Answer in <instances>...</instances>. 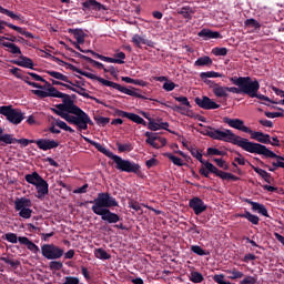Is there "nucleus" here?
Masks as SVG:
<instances>
[{
	"instance_id": "nucleus-1",
	"label": "nucleus",
	"mask_w": 284,
	"mask_h": 284,
	"mask_svg": "<svg viewBox=\"0 0 284 284\" xmlns=\"http://www.w3.org/2000/svg\"><path fill=\"white\" fill-rule=\"evenodd\" d=\"M41 83H44V85H42V90H32V94H36V97H39L40 99H48V97L62 99V103L55 104V109H51L53 114H57L67 121V123H70V125H77L79 132H82V130H88V125H94V122H92L90 115L74 104V100L70 99V94L59 91L50 82H48V80L41 81Z\"/></svg>"
},
{
	"instance_id": "nucleus-2",
	"label": "nucleus",
	"mask_w": 284,
	"mask_h": 284,
	"mask_svg": "<svg viewBox=\"0 0 284 284\" xmlns=\"http://www.w3.org/2000/svg\"><path fill=\"white\" fill-rule=\"evenodd\" d=\"M89 203L93 204L91 207L93 214L101 216L102 221H106L110 224L121 221L119 214L110 211V207H119V202L109 192L98 193L97 199L89 201Z\"/></svg>"
},
{
	"instance_id": "nucleus-3",
	"label": "nucleus",
	"mask_w": 284,
	"mask_h": 284,
	"mask_svg": "<svg viewBox=\"0 0 284 284\" xmlns=\"http://www.w3.org/2000/svg\"><path fill=\"white\" fill-rule=\"evenodd\" d=\"M54 60L60 65H67V70L77 72L78 74H81V77H87V79H91L92 81H99V83H102V85H105L106 88H113V90H118L119 92H122V94H128V97H135V99H146L143 94L139 93L141 91L139 89H135L133 87H130L131 89H128L116 82H112L110 80H105L101 77H98L94 73L83 71V70L74 67V64L68 63L59 58H54Z\"/></svg>"
},
{
	"instance_id": "nucleus-4",
	"label": "nucleus",
	"mask_w": 284,
	"mask_h": 284,
	"mask_svg": "<svg viewBox=\"0 0 284 284\" xmlns=\"http://www.w3.org/2000/svg\"><path fill=\"white\" fill-rule=\"evenodd\" d=\"M214 141H224L225 143H232L233 145H237L242 148L245 152H250V154H258L263 144H258L256 142H252L245 138H241V135L234 134L232 130L224 129L221 131L220 129H215V134H213Z\"/></svg>"
},
{
	"instance_id": "nucleus-5",
	"label": "nucleus",
	"mask_w": 284,
	"mask_h": 284,
	"mask_svg": "<svg viewBox=\"0 0 284 284\" xmlns=\"http://www.w3.org/2000/svg\"><path fill=\"white\" fill-rule=\"evenodd\" d=\"M84 140L88 141L98 152H101V154H104V156H108V159H111L115 163V170H119L120 172H126L128 174H140L141 173V165L132 162L130 160H124L123 158L112 153V151L108 150L105 146H103L99 142L90 141V139L84 138Z\"/></svg>"
},
{
	"instance_id": "nucleus-6",
	"label": "nucleus",
	"mask_w": 284,
	"mask_h": 284,
	"mask_svg": "<svg viewBox=\"0 0 284 284\" xmlns=\"http://www.w3.org/2000/svg\"><path fill=\"white\" fill-rule=\"evenodd\" d=\"M231 83L236 87H226L227 92H232L233 94H250L251 89L250 85L252 83L251 77H232L230 78Z\"/></svg>"
},
{
	"instance_id": "nucleus-7",
	"label": "nucleus",
	"mask_w": 284,
	"mask_h": 284,
	"mask_svg": "<svg viewBox=\"0 0 284 284\" xmlns=\"http://www.w3.org/2000/svg\"><path fill=\"white\" fill-rule=\"evenodd\" d=\"M0 114L6 116L7 121L12 125H19L26 119V113L21 112V109L12 108V105L0 106Z\"/></svg>"
},
{
	"instance_id": "nucleus-8",
	"label": "nucleus",
	"mask_w": 284,
	"mask_h": 284,
	"mask_svg": "<svg viewBox=\"0 0 284 284\" xmlns=\"http://www.w3.org/2000/svg\"><path fill=\"white\" fill-rule=\"evenodd\" d=\"M32 200L28 197H18L14 200V210L19 212L21 219H32Z\"/></svg>"
},
{
	"instance_id": "nucleus-9",
	"label": "nucleus",
	"mask_w": 284,
	"mask_h": 284,
	"mask_svg": "<svg viewBox=\"0 0 284 284\" xmlns=\"http://www.w3.org/2000/svg\"><path fill=\"white\" fill-rule=\"evenodd\" d=\"M42 256L48 261H57V258H61L65 252L63 248L54 245V244H44L41 246Z\"/></svg>"
},
{
	"instance_id": "nucleus-10",
	"label": "nucleus",
	"mask_w": 284,
	"mask_h": 284,
	"mask_svg": "<svg viewBox=\"0 0 284 284\" xmlns=\"http://www.w3.org/2000/svg\"><path fill=\"white\" fill-rule=\"evenodd\" d=\"M204 165L209 170V172H211V174H215V176H219V179H222V181H241V178L232 173L219 170V168L212 164V162H206L204 163Z\"/></svg>"
},
{
	"instance_id": "nucleus-11",
	"label": "nucleus",
	"mask_w": 284,
	"mask_h": 284,
	"mask_svg": "<svg viewBox=\"0 0 284 284\" xmlns=\"http://www.w3.org/2000/svg\"><path fill=\"white\" fill-rule=\"evenodd\" d=\"M144 136H146L145 143L151 145V148H154V150H160V148H165V145H168V140L156 135V133L146 131Z\"/></svg>"
},
{
	"instance_id": "nucleus-12",
	"label": "nucleus",
	"mask_w": 284,
	"mask_h": 284,
	"mask_svg": "<svg viewBox=\"0 0 284 284\" xmlns=\"http://www.w3.org/2000/svg\"><path fill=\"white\" fill-rule=\"evenodd\" d=\"M248 90L251 91H248L247 97H250L251 99H260V101H267V103H276L267 95L258 93V90H261V83H258V80H251Z\"/></svg>"
},
{
	"instance_id": "nucleus-13",
	"label": "nucleus",
	"mask_w": 284,
	"mask_h": 284,
	"mask_svg": "<svg viewBox=\"0 0 284 284\" xmlns=\"http://www.w3.org/2000/svg\"><path fill=\"white\" fill-rule=\"evenodd\" d=\"M223 123H226L230 128H234V130H240V132H245L246 134H250L252 132V129L245 125V121L241 119H232L229 116L223 118Z\"/></svg>"
},
{
	"instance_id": "nucleus-14",
	"label": "nucleus",
	"mask_w": 284,
	"mask_h": 284,
	"mask_svg": "<svg viewBox=\"0 0 284 284\" xmlns=\"http://www.w3.org/2000/svg\"><path fill=\"white\" fill-rule=\"evenodd\" d=\"M189 207L193 210L195 216H201L207 210V204L199 196H194L189 201Z\"/></svg>"
},
{
	"instance_id": "nucleus-15",
	"label": "nucleus",
	"mask_w": 284,
	"mask_h": 284,
	"mask_svg": "<svg viewBox=\"0 0 284 284\" xmlns=\"http://www.w3.org/2000/svg\"><path fill=\"white\" fill-rule=\"evenodd\" d=\"M115 116H121L122 119H129V121H133L138 125H143L144 128L148 126V122L143 120L139 114L125 112L123 110L115 109Z\"/></svg>"
},
{
	"instance_id": "nucleus-16",
	"label": "nucleus",
	"mask_w": 284,
	"mask_h": 284,
	"mask_svg": "<svg viewBox=\"0 0 284 284\" xmlns=\"http://www.w3.org/2000/svg\"><path fill=\"white\" fill-rule=\"evenodd\" d=\"M194 101L199 108H202V110H219V108H221V104H217L214 102V100L207 98L206 95L202 98L197 97L194 99Z\"/></svg>"
},
{
	"instance_id": "nucleus-17",
	"label": "nucleus",
	"mask_w": 284,
	"mask_h": 284,
	"mask_svg": "<svg viewBox=\"0 0 284 284\" xmlns=\"http://www.w3.org/2000/svg\"><path fill=\"white\" fill-rule=\"evenodd\" d=\"M82 10L84 12L88 10H91L92 12H103L108 10V7L97 0H87L82 2Z\"/></svg>"
},
{
	"instance_id": "nucleus-18",
	"label": "nucleus",
	"mask_w": 284,
	"mask_h": 284,
	"mask_svg": "<svg viewBox=\"0 0 284 284\" xmlns=\"http://www.w3.org/2000/svg\"><path fill=\"white\" fill-rule=\"evenodd\" d=\"M248 134H251V139H253V141H257L258 145H270V143H272V138L267 133L251 130Z\"/></svg>"
},
{
	"instance_id": "nucleus-19",
	"label": "nucleus",
	"mask_w": 284,
	"mask_h": 284,
	"mask_svg": "<svg viewBox=\"0 0 284 284\" xmlns=\"http://www.w3.org/2000/svg\"><path fill=\"white\" fill-rule=\"evenodd\" d=\"M36 145L39 148V150L48 152V150H54L59 148V141L50 139H38L36 140Z\"/></svg>"
},
{
	"instance_id": "nucleus-20",
	"label": "nucleus",
	"mask_w": 284,
	"mask_h": 284,
	"mask_svg": "<svg viewBox=\"0 0 284 284\" xmlns=\"http://www.w3.org/2000/svg\"><path fill=\"white\" fill-rule=\"evenodd\" d=\"M197 37L204 39V41H210V39H223V36L219 31H212L210 29H202Z\"/></svg>"
},
{
	"instance_id": "nucleus-21",
	"label": "nucleus",
	"mask_w": 284,
	"mask_h": 284,
	"mask_svg": "<svg viewBox=\"0 0 284 284\" xmlns=\"http://www.w3.org/2000/svg\"><path fill=\"white\" fill-rule=\"evenodd\" d=\"M222 77H223L222 73L215 72V71H207V72L200 73L201 81L206 83V85H210V83H213V84L216 83L215 81L207 80V79H222Z\"/></svg>"
},
{
	"instance_id": "nucleus-22",
	"label": "nucleus",
	"mask_w": 284,
	"mask_h": 284,
	"mask_svg": "<svg viewBox=\"0 0 284 284\" xmlns=\"http://www.w3.org/2000/svg\"><path fill=\"white\" fill-rule=\"evenodd\" d=\"M37 190V199H44L47 194H50V184L48 181L42 179V181L36 186Z\"/></svg>"
},
{
	"instance_id": "nucleus-23",
	"label": "nucleus",
	"mask_w": 284,
	"mask_h": 284,
	"mask_svg": "<svg viewBox=\"0 0 284 284\" xmlns=\"http://www.w3.org/2000/svg\"><path fill=\"white\" fill-rule=\"evenodd\" d=\"M257 154H260L261 156H264V159H278L281 161H284V156L274 153V151L270 150L265 145H262L260 148V151L257 152Z\"/></svg>"
},
{
	"instance_id": "nucleus-24",
	"label": "nucleus",
	"mask_w": 284,
	"mask_h": 284,
	"mask_svg": "<svg viewBox=\"0 0 284 284\" xmlns=\"http://www.w3.org/2000/svg\"><path fill=\"white\" fill-rule=\"evenodd\" d=\"M18 241L20 245H26L27 250H29L33 254H39L40 250L37 244L30 241V239H28L27 236H19Z\"/></svg>"
},
{
	"instance_id": "nucleus-25",
	"label": "nucleus",
	"mask_w": 284,
	"mask_h": 284,
	"mask_svg": "<svg viewBox=\"0 0 284 284\" xmlns=\"http://www.w3.org/2000/svg\"><path fill=\"white\" fill-rule=\"evenodd\" d=\"M131 41L136 48H141V43L143 45H148L149 48H154V42L152 40L145 39L138 33L133 34Z\"/></svg>"
},
{
	"instance_id": "nucleus-26",
	"label": "nucleus",
	"mask_w": 284,
	"mask_h": 284,
	"mask_svg": "<svg viewBox=\"0 0 284 284\" xmlns=\"http://www.w3.org/2000/svg\"><path fill=\"white\" fill-rule=\"evenodd\" d=\"M13 63L14 65H19L20 68H28L29 70H34V62L32 61V59L26 55H20V60H14Z\"/></svg>"
},
{
	"instance_id": "nucleus-27",
	"label": "nucleus",
	"mask_w": 284,
	"mask_h": 284,
	"mask_svg": "<svg viewBox=\"0 0 284 284\" xmlns=\"http://www.w3.org/2000/svg\"><path fill=\"white\" fill-rule=\"evenodd\" d=\"M246 203H248V205H252L253 212H257L258 214H262V216L270 217V214L267 213V209L265 207V205L258 202H253L252 200H246Z\"/></svg>"
},
{
	"instance_id": "nucleus-28",
	"label": "nucleus",
	"mask_w": 284,
	"mask_h": 284,
	"mask_svg": "<svg viewBox=\"0 0 284 284\" xmlns=\"http://www.w3.org/2000/svg\"><path fill=\"white\" fill-rule=\"evenodd\" d=\"M213 94L217 97V99H227V87H221L219 83H214Z\"/></svg>"
},
{
	"instance_id": "nucleus-29",
	"label": "nucleus",
	"mask_w": 284,
	"mask_h": 284,
	"mask_svg": "<svg viewBox=\"0 0 284 284\" xmlns=\"http://www.w3.org/2000/svg\"><path fill=\"white\" fill-rule=\"evenodd\" d=\"M69 34H73L77 43H85V32L83 29H68Z\"/></svg>"
},
{
	"instance_id": "nucleus-30",
	"label": "nucleus",
	"mask_w": 284,
	"mask_h": 284,
	"mask_svg": "<svg viewBox=\"0 0 284 284\" xmlns=\"http://www.w3.org/2000/svg\"><path fill=\"white\" fill-rule=\"evenodd\" d=\"M43 180L41 175L37 171L32 172L31 174H27L24 176V181L30 183V185H34V187Z\"/></svg>"
},
{
	"instance_id": "nucleus-31",
	"label": "nucleus",
	"mask_w": 284,
	"mask_h": 284,
	"mask_svg": "<svg viewBox=\"0 0 284 284\" xmlns=\"http://www.w3.org/2000/svg\"><path fill=\"white\" fill-rule=\"evenodd\" d=\"M239 219H246L253 225H258L261 219L257 215L251 214L250 211H245L244 213L237 214Z\"/></svg>"
},
{
	"instance_id": "nucleus-32",
	"label": "nucleus",
	"mask_w": 284,
	"mask_h": 284,
	"mask_svg": "<svg viewBox=\"0 0 284 284\" xmlns=\"http://www.w3.org/2000/svg\"><path fill=\"white\" fill-rule=\"evenodd\" d=\"M194 12H196V10L190 6L182 7L178 10V14H181L184 19H187V21H192V14H194Z\"/></svg>"
},
{
	"instance_id": "nucleus-33",
	"label": "nucleus",
	"mask_w": 284,
	"mask_h": 284,
	"mask_svg": "<svg viewBox=\"0 0 284 284\" xmlns=\"http://www.w3.org/2000/svg\"><path fill=\"white\" fill-rule=\"evenodd\" d=\"M189 152L191 153V155L196 159V161H200L202 163V165H204L205 168V163H210V162H205V160H203V151L199 150L196 146H192L187 148Z\"/></svg>"
},
{
	"instance_id": "nucleus-34",
	"label": "nucleus",
	"mask_w": 284,
	"mask_h": 284,
	"mask_svg": "<svg viewBox=\"0 0 284 284\" xmlns=\"http://www.w3.org/2000/svg\"><path fill=\"white\" fill-rule=\"evenodd\" d=\"M92 54L95 57V59H100V61H104L105 63H118L120 65H122L123 63H125V61L123 60H119L116 58H110V57H105L95 52H92Z\"/></svg>"
},
{
	"instance_id": "nucleus-35",
	"label": "nucleus",
	"mask_w": 284,
	"mask_h": 284,
	"mask_svg": "<svg viewBox=\"0 0 284 284\" xmlns=\"http://www.w3.org/2000/svg\"><path fill=\"white\" fill-rule=\"evenodd\" d=\"M212 63H213L212 58H210L209 55H204V57H200L194 62V65L197 67V68H204V65L210 68L212 65Z\"/></svg>"
},
{
	"instance_id": "nucleus-36",
	"label": "nucleus",
	"mask_w": 284,
	"mask_h": 284,
	"mask_svg": "<svg viewBox=\"0 0 284 284\" xmlns=\"http://www.w3.org/2000/svg\"><path fill=\"white\" fill-rule=\"evenodd\" d=\"M53 123L54 125H57V128H60V130H64V132H70V134H74V129H72V126L68 125V123H65L61 119L53 118Z\"/></svg>"
},
{
	"instance_id": "nucleus-37",
	"label": "nucleus",
	"mask_w": 284,
	"mask_h": 284,
	"mask_svg": "<svg viewBox=\"0 0 284 284\" xmlns=\"http://www.w3.org/2000/svg\"><path fill=\"white\" fill-rule=\"evenodd\" d=\"M47 74H49V77H52L53 79H57L58 81H63L64 83H72V81H70V78L61 72L47 71Z\"/></svg>"
},
{
	"instance_id": "nucleus-38",
	"label": "nucleus",
	"mask_w": 284,
	"mask_h": 284,
	"mask_svg": "<svg viewBox=\"0 0 284 284\" xmlns=\"http://www.w3.org/2000/svg\"><path fill=\"white\" fill-rule=\"evenodd\" d=\"M0 45H2L3 48H8V52H10V54H21V48H19V45L14 43L2 42Z\"/></svg>"
},
{
	"instance_id": "nucleus-39",
	"label": "nucleus",
	"mask_w": 284,
	"mask_h": 284,
	"mask_svg": "<svg viewBox=\"0 0 284 284\" xmlns=\"http://www.w3.org/2000/svg\"><path fill=\"white\" fill-rule=\"evenodd\" d=\"M115 145L118 148V152H120V153L132 152V150H134V146L130 142H126L124 144L121 142H116Z\"/></svg>"
},
{
	"instance_id": "nucleus-40",
	"label": "nucleus",
	"mask_w": 284,
	"mask_h": 284,
	"mask_svg": "<svg viewBox=\"0 0 284 284\" xmlns=\"http://www.w3.org/2000/svg\"><path fill=\"white\" fill-rule=\"evenodd\" d=\"M95 258H99L100 261H110V258H112V255H110L103 248H95Z\"/></svg>"
},
{
	"instance_id": "nucleus-41",
	"label": "nucleus",
	"mask_w": 284,
	"mask_h": 284,
	"mask_svg": "<svg viewBox=\"0 0 284 284\" xmlns=\"http://www.w3.org/2000/svg\"><path fill=\"white\" fill-rule=\"evenodd\" d=\"M164 156L173 162V165H178L179 168H183V160L179 156H175L172 153H164Z\"/></svg>"
},
{
	"instance_id": "nucleus-42",
	"label": "nucleus",
	"mask_w": 284,
	"mask_h": 284,
	"mask_svg": "<svg viewBox=\"0 0 284 284\" xmlns=\"http://www.w3.org/2000/svg\"><path fill=\"white\" fill-rule=\"evenodd\" d=\"M11 30H16V32H19V34H22V37H26L27 39H34V34H32L30 31H26L23 28L21 27H17V26H10Z\"/></svg>"
},
{
	"instance_id": "nucleus-43",
	"label": "nucleus",
	"mask_w": 284,
	"mask_h": 284,
	"mask_svg": "<svg viewBox=\"0 0 284 284\" xmlns=\"http://www.w3.org/2000/svg\"><path fill=\"white\" fill-rule=\"evenodd\" d=\"M0 14H6L7 17H10V19H13L14 21H21L20 16H17L14 12H12L1 6H0Z\"/></svg>"
},
{
	"instance_id": "nucleus-44",
	"label": "nucleus",
	"mask_w": 284,
	"mask_h": 284,
	"mask_svg": "<svg viewBox=\"0 0 284 284\" xmlns=\"http://www.w3.org/2000/svg\"><path fill=\"white\" fill-rule=\"evenodd\" d=\"M124 83H132L133 85H141L142 88H145L146 83L143 80H134L130 77H122L121 78Z\"/></svg>"
},
{
	"instance_id": "nucleus-45",
	"label": "nucleus",
	"mask_w": 284,
	"mask_h": 284,
	"mask_svg": "<svg viewBox=\"0 0 284 284\" xmlns=\"http://www.w3.org/2000/svg\"><path fill=\"white\" fill-rule=\"evenodd\" d=\"M80 58L84 59V61H88V63H92L93 68H98V70H102V68H103V63H101L88 55L80 54Z\"/></svg>"
},
{
	"instance_id": "nucleus-46",
	"label": "nucleus",
	"mask_w": 284,
	"mask_h": 284,
	"mask_svg": "<svg viewBox=\"0 0 284 284\" xmlns=\"http://www.w3.org/2000/svg\"><path fill=\"white\" fill-rule=\"evenodd\" d=\"M227 274H230L229 278H231V281H236V278H243V276H245V274H243V272L233 268V270H229Z\"/></svg>"
},
{
	"instance_id": "nucleus-47",
	"label": "nucleus",
	"mask_w": 284,
	"mask_h": 284,
	"mask_svg": "<svg viewBox=\"0 0 284 284\" xmlns=\"http://www.w3.org/2000/svg\"><path fill=\"white\" fill-rule=\"evenodd\" d=\"M244 24L246 26V28H254L255 30H261V23L254 18L246 19L244 21Z\"/></svg>"
},
{
	"instance_id": "nucleus-48",
	"label": "nucleus",
	"mask_w": 284,
	"mask_h": 284,
	"mask_svg": "<svg viewBox=\"0 0 284 284\" xmlns=\"http://www.w3.org/2000/svg\"><path fill=\"white\" fill-rule=\"evenodd\" d=\"M212 54H214V57H227V48L215 47L212 49Z\"/></svg>"
},
{
	"instance_id": "nucleus-49",
	"label": "nucleus",
	"mask_w": 284,
	"mask_h": 284,
	"mask_svg": "<svg viewBox=\"0 0 284 284\" xmlns=\"http://www.w3.org/2000/svg\"><path fill=\"white\" fill-rule=\"evenodd\" d=\"M174 99L181 103L182 105H184L186 108V110L190 112V109L192 108V104L190 103V100H187V97H174Z\"/></svg>"
},
{
	"instance_id": "nucleus-50",
	"label": "nucleus",
	"mask_w": 284,
	"mask_h": 284,
	"mask_svg": "<svg viewBox=\"0 0 284 284\" xmlns=\"http://www.w3.org/2000/svg\"><path fill=\"white\" fill-rule=\"evenodd\" d=\"M191 252H193V254H196L197 256H207V254H210L199 245H192Z\"/></svg>"
},
{
	"instance_id": "nucleus-51",
	"label": "nucleus",
	"mask_w": 284,
	"mask_h": 284,
	"mask_svg": "<svg viewBox=\"0 0 284 284\" xmlns=\"http://www.w3.org/2000/svg\"><path fill=\"white\" fill-rule=\"evenodd\" d=\"M190 281L192 283H203V281H204L203 274L194 271V272L191 273Z\"/></svg>"
},
{
	"instance_id": "nucleus-52",
	"label": "nucleus",
	"mask_w": 284,
	"mask_h": 284,
	"mask_svg": "<svg viewBox=\"0 0 284 284\" xmlns=\"http://www.w3.org/2000/svg\"><path fill=\"white\" fill-rule=\"evenodd\" d=\"M213 162L216 163L217 168H221L222 170H230V164L225 162L223 159L214 158Z\"/></svg>"
},
{
	"instance_id": "nucleus-53",
	"label": "nucleus",
	"mask_w": 284,
	"mask_h": 284,
	"mask_svg": "<svg viewBox=\"0 0 284 284\" xmlns=\"http://www.w3.org/2000/svg\"><path fill=\"white\" fill-rule=\"evenodd\" d=\"M257 281V276L246 275L242 281H240V284H256Z\"/></svg>"
},
{
	"instance_id": "nucleus-54",
	"label": "nucleus",
	"mask_w": 284,
	"mask_h": 284,
	"mask_svg": "<svg viewBox=\"0 0 284 284\" xmlns=\"http://www.w3.org/2000/svg\"><path fill=\"white\" fill-rule=\"evenodd\" d=\"M94 121L99 125H102V128H105V125H108V123H110V118H103L101 115H95Z\"/></svg>"
},
{
	"instance_id": "nucleus-55",
	"label": "nucleus",
	"mask_w": 284,
	"mask_h": 284,
	"mask_svg": "<svg viewBox=\"0 0 284 284\" xmlns=\"http://www.w3.org/2000/svg\"><path fill=\"white\" fill-rule=\"evenodd\" d=\"M171 110H173V112H179V114H183L184 116H189L187 112H190L187 108L181 105H173L171 106Z\"/></svg>"
},
{
	"instance_id": "nucleus-56",
	"label": "nucleus",
	"mask_w": 284,
	"mask_h": 284,
	"mask_svg": "<svg viewBox=\"0 0 284 284\" xmlns=\"http://www.w3.org/2000/svg\"><path fill=\"white\" fill-rule=\"evenodd\" d=\"M4 240L8 241V243H17L19 242V237L16 233H7L4 234Z\"/></svg>"
},
{
	"instance_id": "nucleus-57",
	"label": "nucleus",
	"mask_w": 284,
	"mask_h": 284,
	"mask_svg": "<svg viewBox=\"0 0 284 284\" xmlns=\"http://www.w3.org/2000/svg\"><path fill=\"white\" fill-rule=\"evenodd\" d=\"M49 267L50 270H55V271L63 270V263L58 261H51L49 263Z\"/></svg>"
},
{
	"instance_id": "nucleus-58",
	"label": "nucleus",
	"mask_w": 284,
	"mask_h": 284,
	"mask_svg": "<svg viewBox=\"0 0 284 284\" xmlns=\"http://www.w3.org/2000/svg\"><path fill=\"white\" fill-rule=\"evenodd\" d=\"M148 130H151V132H156V130H161V124L154 122V119H153V120H151V121L148 123Z\"/></svg>"
},
{
	"instance_id": "nucleus-59",
	"label": "nucleus",
	"mask_w": 284,
	"mask_h": 284,
	"mask_svg": "<svg viewBox=\"0 0 284 284\" xmlns=\"http://www.w3.org/2000/svg\"><path fill=\"white\" fill-rule=\"evenodd\" d=\"M215 132H216L215 128L206 126V129L202 132V134H204V136H210V139H214Z\"/></svg>"
},
{
	"instance_id": "nucleus-60",
	"label": "nucleus",
	"mask_w": 284,
	"mask_h": 284,
	"mask_svg": "<svg viewBox=\"0 0 284 284\" xmlns=\"http://www.w3.org/2000/svg\"><path fill=\"white\" fill-rule=\"evenodd\" d=\"M163 90H165V92H172V90H174V88H176V84L172 81H166L163 84Z\"/></svg>"
},
{
	"instance_id": "nucleus-61",
	"label": "nucleus",
	"mask_w": 284,
	"mask_h": 284,
	"mask_svg": "<svg viewBox=\"0 0 284 284\" xmlns=\"http://www.w3.org/2000/svg\"><path fill=\"white\" fill-rule=\"evenodd\" d=\"M265 116H267V119H278L281 116H284L283 112H270L266 111L264 112Z\"/></svg>"
},
{
	"instance_id": "nucleus-62",
	"label": "nucleus",
	"mask_w": 284,
	"mask_h": 284,
	"mask_svg": "<svg viewBox=\"0 0 284 284\" xmlns=\"http://www.w3.org/2000/svg\"><path fill=\"white\" fill-rule=\"evenodd\" d=\"M129 207H131V210H134L135 212H143L141 204H139V202L136 201L129 202Z\"/></svg>"
},
{
	"instance_id": "nucleus-63",
	"label": "nucleus",
	"mask_w": 284,
	"mask_h": 284,
	"mask_svg": "<svg viewBox=\"0 0 284 284\" xmlns=\"http://www.w3.org/2000/svg\"><path fill=\"white\" fill-rule=\"evenodd\" d=\"M146 168L150 170L151 168H156L159 165V160L151 158L145 162Z\"/></svg>"
},
{
	"instance_id": "nucleus-64",
	"label": "nucleus",
	"mask_w": 284,
	"mask_h": 284,
	"mask_svg": "<svg viewBox=\"0 0 284 284\" xmlns=\"http://www.w3.org/2000/svg\"><path fill=\"white\" fill-rule=\"evenodd\" d=\"M64 284H79V277L67 276Z\"/></svg>"
}]
</instances>
